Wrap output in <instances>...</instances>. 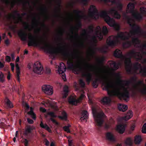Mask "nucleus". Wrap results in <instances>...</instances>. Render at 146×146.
<instances>
[{
    "label": "nucleus",
    "mask_w": 146,
    "mask_h": 146,
    "mask_svg": "<svg viewBox=\"0 0 146 146\" xmlns=\"http://www.w3.org/2000/svg\"><path fill=\"white\" fill-rule=\"evenodd\" d=\"M93 86L94 88H96L98 86V84L96 81H94L93 82Z\"/></svg>",
    "instance_id": "43"
},
{
    "label": "nucleus",
    "mask_w": 146,
    "mask_h": 146,
    "mask_svg": "<svg viewBox=\"0 0 146 146\" xmlns=\"http://www.w3.org/2000/svg\"><path fill=\"white\" fill-rule=\"evenodd\" d=\"M69 17H70V20L72 21L75 20L76 18L78 17L74 16L72 14L70 15Z\"/></svg>",
    "instance_id": "37"
},
{
    "label": "nucleus",
    "mask_w": 146,
    "mask_h": 146,
    "mask_svg": "<svg viewBox=\"0 0 146 146\" xmlns=\"http://www.w3.org/2000/svg\"><path fill=\"white\" fill-rule=\"evenodd\" d=\"M114 55L115 57L117 58H121L123 56L121 52L118 49H116L114 51Z\"/></svg>",
    "instance_id": "23"
},
{
    "label": "nucleus",
    "mask_w": 146,
    "mask_h": 146,
    "mask_svg": "<svg viewBox=\"0 0 146 146\" xmlns=\"http://www.w3.org/2000/svg\"><path fill=\"white\" fill-rule=\"evenodd\" d=\"M135 127L136 125L135 124H133L132 125L130 128V130L131 131H133L134 130Z\"/></svg>",
    "instance_id": "47"
},
{
    "label": "nucleus",
    "mask_w": 146,
    "mask_h": 146,
    "mask_svg": "<svg viewBox=\"0 0 146 146\" xmlns=\"http://www.w3.org/2000/svg\"><path fill=\"white\" fill-rule=\"evenodd\" d=\"M133 138L131 137L127 138L125 140L124 143L127 145L131 146L133 143Z\"/></svg>",
    "instance_id": "21"
},
{
    "label": "nucleus",
    "mask_w": 146,
    "mask_h": 146,
    "mask_svg": "<svg viewBox=\"0 0 146 146\" xmlns=\"http://www.w3.org/2000/svg\"><path fill=\"white\" fill-rule=\"evenodd\" d=\"M42 91L46 94L51 95L53 93L52 87L49 85H45L42 87Z\"/></svg>",
    "instance_id": "13"
},
{
    "label": "nucleus",
    "mask_w": 146,
    "mask_h": 146,
    "mask_svg": "<svg viewBox=\"0 0 146 146\" xmlns=\"http://www.w3.org/2000/svg\"><path fill=\"white\" fill-rule=\"evenodd\" d=\"M19 61V57L17 56L15 60V66L16 68V73L17 78L19 81L20 82V70L18 64L17 63Z\"/></svg>",
    "instance_id": "14"
},
{
    "label": "nucleus",
    "mask_w": 146,
    "mask_h": 146,
    "mask_svg": "<svg viewBox=\"0 0 146 146\" xmlns=\"http://www.w3.org/2000/svg\"><path fill=\"white\" fill-rule=\"evenodd\" d=\"M28 53V51L27 50H25V53L27 54Z\"/></svg>",
    "instance_id": "60"
},
{
    "label": "nucleus",
    "mask_w": 146,
    "mask_h": 146,
    "mask_svg": "<svg viewBox=\"0 0 146 146\" xmlns=\"http://www.w3.org/2000/svg\"><path fill=\"white\" fill-rule=\"evenodd\" d=\"M101 79L105 89L110 96H117L120 99L127 101L129 98L130 90L128 83L122 80L118 74H109L103 75L99 72L98 73Z\"/></svg>",
    "instance_id": "1"
},
{
    "label": "nucleus",
    "mask_w": 146,
    "mask_h": 146,
    "mask_svg": "<svg viewBox=\"0 0 146 146\" xmlns=\"http://www.w3.org/2000/svg\"><path fill=\"white\" fill-rule=\"evenodd\" d=\"M82 1H83V2H86V0H82Z\"/></svg>",
    "instance_id": "63"
},
{
    "label": "nucleus",
    "mask_w": 146,
    "mask_h": 146,
    "mask_svg": "<svg viewBox=\"0 0 146 146\" xmlns=\"http://www.w3.org/2000/svg\"><path fill=\"white\" fill-rule=\"evenodd\" d=\"M28 114L30 115L35 120L36 119V116L33 111V109L32 107L30 108V111L28 113Z\"/></svg>",
    "instance_id": "31"
},
{
    "label": "nucleus",
    "mask_w": 146,
    "mask_h": 146,
    "mask_svg": "<svg viewBox=\"0 0 146 146\" xmlns=\"http://www.w3.org/2000/svg\"><path fill=\"white\" fill-rule=\"evenodd\" d=\"M134 4L133 3H130L127 6V8L126 10L127 13H129L132 14L133 16L136 20L139 21L142 19V17L137 12L134 11Z\"/></svg>",
    "instance_id": "8"
},
{
    "label": "nucleus",
    "mask_w": 146,
    "mask_h": 146,
    "mask_svg": "<svg viewBox=\"0 0 146 146\" xmlns=\"http://www.w3.org/2000/svg\"><path fill=\"white\" fill-rule=\"evenodd\" d=\"M56 103L52 100H47L44 105L45 106H50L53 108L55 110H57L58 108L56 105Z\"/></svg>",
    "instance_id": "15"
},
{
    "label": "nucleus",
    "mask_w": 146,
    "mask_h": 146,
    "mask_svg": "<svg viewBox=\"0 0 146 146\" xmlns=\"http://www.w3.org/2000/svg\"><path fill=\"white\" fill-rule=\"evenodd\" d=\"M88 117V113L87 111H82L80 118L81 121H86Z\"/></svg>",
    "instance_id": "19"
},
{
    "label": "nucleus",
    "mask_w": 146,
    "mask_h": 146,
    "mask_svg": "<svg viewBox=\"0 0 146 146\" xmlns=\"http://www.w3.org/2000/svg\"><path fill=\"white\" fill-rule=\"evenodd\" d=\"M11 76V74L10 72H8V75L7 77V79L9 80H10Z\"/></svg>",
    "instance_id": "45"
},
{
    "label": "nucleus",
    "mask_w": 146,
    "mask_h": 146,
    "mask_svg": "<svg viewBox=\"0 0 146 146\" xmlns=\"http://www.w3.org/2000/svg\"><path fill=\"white\" fill-rule=\"evenodd\" d=\"M27 121L29 123L32 124L33 123V121L31 119H30L29 118L27 119Z\"/></svg>",
    "instance_id": "51"
},
{
    "label": "nucleus",
    "mask_w": 146,
    "mask_h": 146,
    "mask_svg": "<svg viewBox=\"0 0 146 146\" xmlns=\"http://www.w3.org/2000/svg\"><path fill=\"white\" fill-rule=\"evenodd\" d=\"M140 11L142 13H146V8L143 7H141L140 8Z\"/></svg>",
    "instance_id": "38"
},
{
    "label": "nucleus",
    "mask_w": 146,
    "mask_h": 146,
    "mask_svg": "<svg viewBox=\"0 0 146 146\" xmlns=\"http://www.w3.org/2000/svg\"><path fill=\"white\" fill-rule=\"evenodd\" d=\"M40 111H41L43 112H45L46 110L45 109L42 107L40 108Z\"/></svg>",
    "instance_id": "48"
},
{
    "label": "nucleus",
    "mask_w": 146,
    "mask_h": 146,
    "mask_svg": "<svg viewBox=\"0 0 146 146\" xmlns=\"http://www.w3.org/2000/svg\"><path fill=\"white\" fill-rule=\"evenodd\" d=\"M11 56L12 58V59L13 60H15V55L14 54H12L11 55Z\"/></svg>",
    "instance_id": "54"
},
{
    "label": "nucleus",
    "mask_w": 146,
    "mask_h": 146,
    "mask_svg": "<svg viewBox=\"0 0 146 146\" xmlns=\"http://www.w3.org/2000/svg\"><path fill=\"white\" fill-rule=\"evenodd\" d=\"M33 69V72L36 74H41L42 73L43 67L39 61H36L34 63Z\"/></svg>",
    "instance_id": "10"
},
{
    "label": "nucleus",
    "mask_w": 146,
    "mask_h": 146,
    "mask_svg": "<svg viewBox=\"0 0 146 146\" xmlns=\"http://www.w3.org/2000/svg\"><path fill=\"white\" fill-rule=\"evenodd\" d=\"M85 94L84 93L81 94L79 98L77 100H76L75 98L73 96H70L68 99V102L72 105H76L77 104L80 102L82 99L84 97Z\"/></svg>",
    "instance_id": "12"
},
{
    "label": "nucleus",
    "mask_w": 146,
    "mask_h": 146,
    "mask_svg": "<svg viewBox=\"0 0 146 146\" xmlns=\"http://www.w3.org/2000/svg\"><path fill=\"white\" fill-rule=\"evenodd\" d=\"M11 60V58L9 56H6V59H5V61H6L8 62H9Z\"/></svg>",
    "instance_id": "42"
},
{
    "label": "nucleus",
    "mask_w": 146,
    "mask_h": 146,
    "mask_svg": "<svg viewBox=\"0 0 146 146\" xmlns=\"http://www.w3.org/2000/svg\"><path fill=\"white\" fill-rule=\"evenodd\" d=\"M108 33L107 27L106 26L103 27L102 32V31L100 27L98 26L97 27L95 30V33L96 36L100 40L102 39L103 37V35H105Z\"/></svg>",
    "instance_id": "9"
},
{
    "label": "nucleus",
    "mask_w": 146,
    "mask_h": 146,
    "mask_svg": "<svg viewBox=\"0 0 146 146\" xmlns=\"http://www.w3.org/2000/svg\"><path fill=\"white\" fill-rule=\"evenodd\" d=\"M40 126L42 128L45 129L49 133H51L52 132L51 129L48 125L46 124H44L42 121H41Z\"/></svg>",
    "instance_id": "22"
},
{
    "label": "nucleus",
    "mask_w": 146,
    "mask_h": 146,
    "mask_svg": "<svg viewBox=\"0 0 146 146\" xmlns=\"http://www.w3.org/2000/svg\"><path fill=\"white\" fill-rule=\"evenodd\" d=\"M5 81V77L4 74L2 72H0V82L3 83Z\"/></svg>",
    "instance_id": "34"
},
{
    "label": "nucleus",
    "mask_w": 146,
    "mask_h": 146,
    "mask_svg": "<svg viewBox=\"0 0 146 146\" xmlns=\"http://www.w3.org/2000/svg\"><path fill=\"white\" fill-rule=\"evenodd\" d=\"M10 65L11 66V69L12 71H13L14 70L15 65L14 64L11 63H10Z\"/></svg>",
    "instance_id": "44"
},
{
    "label": "nucleus",
    "mask_w": 146,
    "mask_h": 146,
    "mask_svg": "<svg viewBox=\"0 0 146 146\" xmlns=\"http://www.w3.org/2000/svg\"><path fill=\"white\" fill-rule=\"evenodd\" d=\"M93 27L92 25H91L89 27V29L90 32H92L93 31Z\"/></svg>",
    "instance_id": "49"
},
{
    "label": "nucleus",
    "mask_w": 146,
    "mask_h": 146,
    "mask_svg": "<svg viewBox=\"0 0 146 146\" xmlns=\"http://www.w3.org/2000/svg\"><path fill=\"white\" fill-rule=\"evenodd\" d=\"M8 34H9V35L10 36H11V34L10 33H9Z\"/></svg>",
    "instance_id": "64"
},
{
    "label": "nucleus",
    "mask_w": 146,
    "mask_h": 146,
    "mask_svg": "<svg viewBox=\"0 0 146 146\" xmlns=\"http://www.w3.org/2000/svg\"><path fill=\"white\" fill-rule=\"evenodd\" d=\"M18 131H17L16 132V133H15V137H17V135H18Z\"/></svg>",
    "instance_id": "59"
},
{
    "label": "nucleus",
    "mask_w": 146,
    "mask_h": 146,
    "mask_svg": "<svg viewBox=\"0 0 146 146\" xmlns=\"http://www.w3.org/2000/svg\"><path fill=\"white\" fill-rule=\"evenodd\" d=\"M128 23L132 28L129 33L119 32L117 36H110L106 40V43L108 45L111 46H114L119 41L125 40L130 37L135 36L140 34L141 30L139 26L135 24L133 20L129 19Z\"/></svg>",
    "instance_id": "4"
},
{
    "label": "nucleus",
    "mask_w": 146,
    "mask_h": 146,
    "mask_svg": "<svg viewBox=\"0 0 146 146\" xmlns=\"http://www.w3.org/2000/svg\"><path fill=\"white\" fill-rule=\"evenodd\" d=\"M94 69L92 65L87 63L82 67L78 65L74 66L73 70L75 74H78L81 71L82 75L86 77V82L89 84L92 80L91 72L94 71Z\"/></svg>",
    "instance_id": "6"
},
{
    "label": "nucleus",
    "mask_w": 146,
    "mask_h": 146,
    "mask_svg": "<svg viewBox=\"0 0 146 146\" xmlns=\"http://www.w3.org/2000/svg\"><path fill=\"white\" fill-rule=\"evenodd\" d=\"M71 127V125L70 124H68L67 126H65L63 127L64 130L67 132L68 133H70V131L69 129V128Z\"/></svg>",
    "instance_id": "35"
},
{
    "label": "nucleus",
    "mask_w": 146,
    "mask_h": 146,
    "mask_svg": "<svg viewBox=\"0 0 146 146\" xmlns=\"http://www.w3.org/2000/svg\"><path fill=\"white\" fill-rule=\"evenodd\" d=\"M125 125L124 124L118 125L115 128L116 130L120 134H123L125 131Z\"/></svg>",
    "instance_id": "18"
},
{
    "label": "nucleus",
    "mask_w": 146,
    "mask_h": 146,
    "mask_svg": "<svg viewBox=\"0 0 146 146\" xmlns=\"http://www.w3.org/2000/svg\"><path fill=\"white\" fill-rule=\"evenodd\" d=\"M28 140L26 139H25L24 143L25 146H27L28 145Z\"/></svg>",
    "instance_id": "52"
},
{
    "label": "nucleus",
    "mask_w": 146,
    "mask_h": 146,
    "mask_svg": "<svg viewBox=\"0 0 146 146\" xmlns=\"http://www.w3.org/2000/svg\"><path fill=\"white\" fill-rule=\"evenodd\" d=\"M133 44L136 47H140L142 50L139 53L135 52L133 50L128 52L124 57L125 68L127 71H129L131 68L132 65L131 63L130 58L134 57L138 60H141L143 63H146V59H143V57L146 55V43L141 45V42L137 38H133L131 42H127L123 43V46L127 48Z\"/></svg>",
    "instance_id": "3"
},
{
    "label": "nucleus",
    "mask_w": 146,
    "mask_h": 146,
    "mask_svg": "<svg viewBox=\"0 0 146 146\" xmlns=\"http://www.w3.org/2000/svg\"><path fill=\"white\" fill-rule=\"evenodd\" d=\"M50 119L53 123H55L56 125L58 124V122L56 121L54 119L52 118H51Z\"/></svg>",
    "instance_id": "50"
},
{
    "label": "nucleus",
    "mask_w": 146,
    "mask_h": 146,
    "mask_svg": "<svg viewBox=\"0 0 146 146\" xmlns=\"http://www.w3.org/2000/svg\"><path fill=\"white\" fill-rule=\"evenodd\" d=\"M111 66L112 68V69L113 70L117 69L119 67V64L116 63L115 62H113L111 64Z\"/></svg>",
    "instance_id": "30"
},
{
    "label": "nucleus",
    "mask_w": 146,
    "mask_h": 146,
    "mask_svg": "<svg viewBox=\"0 0 146 146\" xmlns=\"http://www.w3.org/2000/svg\"><path fill=\"white\" fill-rule=\"evenodd\" d=\"M35 129V127L33 126H29L28 127L25 131L24 135H27L28 134L31 132L32 130L34 129Z\"/></svg>",
    "instance_id": "24"
},
{
    "label": "nucleus",
    "mask_w": 146,
    "mask_h": 146,
    "mask_svg": "<svg viewBox=\"0 0 146 146\" xmlns=\"http://www.w3.org/2000/svg\"><path fill=\"white\" fill-rule=\"evenodd\" d=\"M25 106L27 109H29V105H28V104L27 103H25Z\"/></svg>",
    "instance_id": "57"
},
{
    "label": "nucleus",
    "mask_w": 146,
    "mask_h": 146,
    "mask_svg": "<svg viewBox=\"0 0 146 146\" xmlns=\"http://www.w3.org/2000/svg\"><path fill=\"white\" fill-rule=\"evenodd\" d=\"M116 146H122L121 144H118Z\"/></svg>",
    "instance_id": "61"
},
{
    "label": "nucleus",
    "mask_w": 146,
    "mask_h": 146,
    "mask_svg": "<svg viewBox=\"0 0 146 146\" xmlns=\"http://www.w3.org/2000/svg\"><path fill=\"white\" fill-rule=\"evenodd\" d=\"M94 118L98 126H101L103 123V119L106 117V115L102 111L98 112L95 108H92Z\"/></svg>",
    "instance_id": "7"
},
{
    "label": "nucleus",
    "mask_w": 146,
    "mask_h": 146,
    "mask_svg": "<svg viewBox=\"0 0 146 146\" xmlns=\"http://www.w3.org/2000/svg\"><path fill=\"white\" fill-rule=\"evenodd\" d=\"M111 99L109 97H105L103 98L102 100V102L104 104H109L111 102Z\"/></svg>",
    "instance_id": "28"
},
{
    "label": "nucleus",
    "mask_w": 146,
    "mask_h": 146,
    "mask_svg": "<svg viewBox=\"0 0 146 146\" xmlns=\"http://www.w3.org/2000/svg\"><path fill=\"white\" fill-rule=\"evenodd\" d=\"M19 36L23 40H25L27 38V33L22 30H19L18 32Z\"/></svg>",
    "instance_id": "20"
},
{
    "label": "nucleus",
    "mask_w": 146,
    "mask_h": 146,
    "mask_svg": "<svg viewBox=\"0 0 146 146\" xmlns=\"http://www.w3.org/2000/svg\"><path fill=\"white\" fill-rule=\"evenodd\" d=\"M135 66L137 69L139 70V73L143 75H146V67H141L140 64L137 63L135 64Z\"/></svg>",
    "instance_id": "17"
},
{
    "label": "nucleus",
    "mask_w": 146,
    "mask_h": 146,
    "mask_svg": "<svg viewBox=\"0 0 146 146\" xmlns=\"http://www.w3.org/2000/svg\"><path fill=\"white\" fill-rule=\"evenodd\" d=\"M5 101L8 107L12 108L13 107V106L12 103L8 99L6 98L5 100Z\"/></svg>",
    "instance_id": "32"
},
{
    "label": "nucleus",
    "mask_w": 146,
    "mask_h": 146,
    "mask_svg": "<svg viewBox=\"0 0 146 146\" xmlns=\"http://www.w3.org/2000/svg\"><path fill=\"white\" fill-rule=\"evenodd\" d=\"M51 72V70L49 68H46V72L47 74H50Z\"/></svg>",
    "instance_id": "41"
},
{
    "label": "nucleus",
    "mask_w": 146,
    "mask_h": 146,
    "mask_svg": "<svg viewBox=\"0 0 146 146\" xmlns=\"http://www.w3.org/2000/svg\"><path fill=\"white\" fill-rule=\"evenodd\" d=\"M142 131L143 133H146V123L143 125L142 129Z\"/></svg>",
    "instance_id": "36"
},
{
    "label": "nucleus",
    "mask_w": 146,
    "mask_h": 146,
    "mask_svg": "<svg viewBox=\"0 0 146 146\" xmlns=\"http://www.w3.org/2000/svg\"><path fill=\"white\" fill-rule=\"evenodd\" d=\"M66 70V67L64 63L61 62L58 66V72L62 77L64 81L66 80V77L65 74L64 72Z\"/></svg>",
    "instance_id": "11"
},
{
    "label": "nucleus",
    "mask_w": 146,
    "mask_h": 146,
    "mask_svg": "<svg viewBox=\"0 0 146 146\" xmlns=\"http://www.w3.org/2000/svg\"><path fill=\"white\" fill-rule=\"evenodd\" d=\"M48 114L52 117H56V116L54 114L53 112H49L48 113Z\"/></svg>",
    "instance_id": "40"
},
{
    "label": "nucleus",
    "mask_w": 146,
    "mask_h": 146,
    "mask_svg": "<svg viewBox=\"0 0 146 146\" xmlns=\"http://www.w3.org/2000/svg\"><path fill=\"white\" fill-rule=\"evenodd\" d=\"M28 38L29 46H41L42 48L51 54L61 53L62 51L61 48L54 47L48 43L39 40L31 33L28 34Z\"/></svg>",
    "instance_id": "5"
},
{
    "label": "nucleus",
    "mask_w": 146,
    "mask_h": 146,
    "mask_svg": "<svg viewBox=\"0 0 146 146\" xmlns=\"http://www.w3.org/2000/svg\"><path fill=\"white\" fill-rule=\"evenodd\" d=\"M80 83L81 86L82 87H84V86L85 85V83L82 80H80Z\"/></svg>",
    "instance_id": "39"
},
{
    "label": "nucleus",
    "mask_w": 146,
    "mask_h": 146,
    "mask_svg": "<svg viewBox=\"0 0 146 146\" xmlns=\"http://www.w3.org/2000/svg\"><path fill=\"white\" fill-rule=\"evenodd\" d=\"M105 2H110L112 3H116L117 7L111 9L108 12L105 11H101L100 14L98 12L95 7L93 5H91L89 10V16L93 19H96L99 17L104 18L107 23L110 27H113L116 30H118L119 29V25L115 22L113 19H111L108 15H111L114 18L119 19L120 18V15L117 12V10H121L123 5L119 2H116L115 0H101Z\"/></svg>",
    "instance_id": "2"
},
{
    "label": "nucleus",
    "mask_w": 146,
    "mask_h": 146,
    "mask_svg": "<svg viewBox=\"0 0 146 146\" xmlns=\"http://www.w3.org/2000/svg\"><path fill=\"white\" fill-rule=\"evenodd\" d=\"M61 116H58V117L62 120H66L67 119V114L65 111H63L62 113Z\"/></svg>",
    "instance_id": "33"
},
{
    "label": "nucleus",
    "mask_w": 146,
    "mask_h": 146,
    "mask_svg": "<svg viewBox=\"0 0 146 146\" xmlns=\"http://www.w3.org/2000/svg\"><path fill=\"white\" fill-rule=\"evenodd\" d=\"M5 42L6 45H9V39H7V40H6L5 41Z\"/></svg>",
    "instance_id": "53"
},
{
    "label": "nucleus",
    "mask_w": 146,
    "mask_h": 146,
    "mask_svg": "<svg viewBox=\"0 0 146 146\" xmlns=\"http://www.w3.org/2000/svg\"><path fill=\"white\" fill-rule=\"evenodd\" d=\"M68 87L67 86H64L63 89V98H64L66 97L68 95Z\"/></svg>",
    "instance_id": "27"
},
{
    "label": "nucleus",
    "mask_w": 146,
    "mask_h": 146,
    "mask_svg": "<svg viewBox=\"0 0 146 146\" xmlns=\"http://www.w3.org/2000/svg\"><path fill=\"white\" fill-rule=\"evenodd\" d=\"M68 144L69 146H72V141L71 140H68Z\"/></svg>",
    "instance_id": "55"
},
{
    "label": "nucleus",
    "mask_w": 146,
    "mask_h": 146,
    "mask_svg": "<svg viewBox=\"0 0 146 146\" xmlns=\"http://www.w3.org/2000/svg\"><path fill=\"white\" fill-rule=\"evenodd\" d=\"M44 142L45 143V144L46 146H48L49 144V141L46 139H45L44 140Z\"/></svg>",
    "instance_id": "46"
},
{
    "label": "nucleus",
    "mask_w": 146,
    "mask_h": 146,
    "mask_svg": "<svg viewBox=\"0 0 146 146\" xmlns=\"http://www.w3.org/2000/svg\"><path fill=\"white\" fill-rule=\"evenodd\" d=\"M141 140L142 139L140 136L137 135L135 137L134 142L136 144H139Z\"/></svg>",
    "instance_id": "29"
},
{
    "label": "nucleus",
    "mask_w": 146,
    "mask_h": 146,
    "mask_svg": "<svg viewBox=\"0 0 146 146\" xmlns=\"http://www.w3.org/2000/svg\"><path fill=\"white\" fill-rule=\"evenodd\" d=\"M4 66V64L1 62H0V68H3Z\"/></svg>",
    "instance_id": "56"
},
{
    "label": "nucleus",
    "mask_w": 146,
    "mask_h": 146,
    "mask_svg": "<svg viewBox=\"0 0 146 146\" xmlns=\"http://www.w3.org/2000/svg\"><path fill=\"white\" fill-rule=\"evenodd\" d=\"M15 140H16V137H14L13 139V141L14 142H15Z\"/></svg>",
    "instance_id": "62"
},
{
    "label": "nucleus",
    "mask_w": 146,
    "mask_h": 146,
    "mask_svg": "<svg viewBox=\"0 0 146 146\" xmlns=\"http://www.w3.org/2000/svg\"><path fill=\"white\" fill-rule=\"evenodd\" d=\"M106 137L108 140L110 141H113L115 140L113 134L111 132H108L107 133Z\"/></svg>",
    "instance_id": "25"
},
{
    "label": "nucleus",
    "mask_w": 146,
    "mask_h": 146,
    "mask_svg": "<svg viewBox=\"0 0 146 146\" xmlns=\"http://www.w3.org/2000/svg\"><path fill=\"white\" fill-rule=\"evenodd\" d=\"M133 116V114L132 112L131 111H129L127 112L125 116L118 119V123H119L120 121L128 120L132 117Z\"/></svg>",
    "instance_id": "16"
},
{
    "label": "nucleus",
    "mask_w": 146,
    "mask_h": 146,
    "mask_svg": "<svg viewBox=\"0 0 146 146\" xmlns=\"http://www.w3.org/2000/svg\"><path fill=\"white\" fill-rule=\"evenodd\" d=\"M50 146H54V144L53 142H52L50 145Z\"/></svg>",
    "instance_id": "58"
},
{
    "label": "nucleus",
    "mask_w": 146,
    "mask_h": 146,
    "mask_svg": "<svg viewBox=\"0 0 146 146\" xmlns=\"http://www.w3.org/2000/svg\"><path fill=\"white\" fill-rule=\"evenodd\" d=\"M118 107L119 111H125L128 108L127 106L123 104H119L118 106Z\"/></svg>",
    "instance_id": "26"
}]
</instances>
